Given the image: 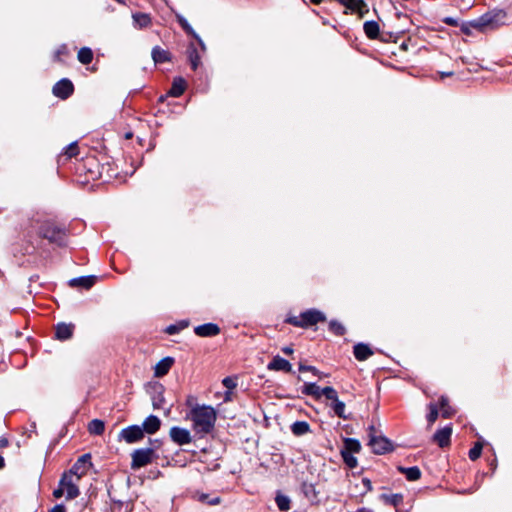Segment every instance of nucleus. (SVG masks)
I'll use <instances>...</instances> for the list:
<instances>
[{
	"label": "nucleus",
	"instance_id": "e2e57ef3",
	"mask_svg": "<svg viewBox=\"0 0 512 512\" xmlns=\"http://www.w3.org/2000/svg\"><path fill=\"white\" fill-rule=\"evenodd\" d=\"M35 223H37V224H38V223H39V220H36V221H35ZM31 225H32V227H34V220L32 221Z\"/></svg>",
	"mask_w": 512,
	"mask_h": 512
},
{
	"label": "nucleus",
	"instance_id": "4d7b16f0",
	"mask_svg": "<svg viewBox=\"0 0 512 512\" xmlns=\"http://www.w3.org/2000/svg\"><path fill=\"white\" fill-rule=\"evenodd\" d=\"M453 75V72L452 71H449V72H441L440 73V77L443 79L445 77H449V76H452Z\"/></svg>",
	"mask_w": 512,
	"mask_h": 512
},
{
	"label": "nucleus",
	"instance_id": "c9c22d12",
	"mask_svg": "<svg viewBox=\"0 0 512 512\" xmlns=\"http://www.w3.org/2000/svg\"><path fill=\"white\" fill-rule=\"evenodd\" d=\"M322 396H325L328 400H331L332 403L339 399L337 391L330 386L322 388Z\"/></svg>",
	"mask_w": 512,
	"mask_h": 512
},
{
	"label": "nucleus",
	"instance_id": "423d86ee",
	"mask_svg": "<svg viewBox=\"0 0 512 512\" xmlns=\"http://www.w3.org/2000/svg\"><path fill=\"white\" fill-rule=\"evenodd\" d=\"M74 474L70 472L64 473L60 479V486H62L66 492V498L68 500L74 499L79 495V489L74 481Z\"/></svg>",
	"mask_w": 512,
	"mask_h": 512
},
{
	"label": "nucleus",
	"instance_id": "4c0bfd02",
	"mask_svg": "<svg viewBox=\"0 0 512 512\" xmlns=\"http://www.w3.org/2000/svg\"><path fill=\"white\" fill-rule=\"evenodd\" d=\"M345 446H346V449L348 450L347 452H349V453H353V452L357 453L361 449L360 443L355 439H347L345 441Z\"/></svg>",
	"mask_w": 512,
	"mask_h": 512
},
{
	"label": "nucleus",
	"instance_id": "ea45409f",
	"mask_svg": "<svg viewBox=\"0 0 512 512\" xmlns=\"http://www.w3.org/2000/svg\"><path fill=\"white\" fill-rule=\"evenodd\" d=\"M481 452H482V444L477 442L475 443V445L470 449L469 451V458L472 460V461H475L477 460L480 455H481Z\"/></svg>",
	"mask_w": 512,
	"mask_h": 512
},
{
	"label": "nucleus",
	"instance_id": "58836bf2",
	"mask_svg": "<svg viewBox=\"0 0 512 512\" xmlns=\"http://www.w3.org/2000/svg\"><path fill=\"white\" fill-rule=\"evenodd\" d=\"M236 387L234 379L226 377V402L232 400V390Z\"/></svg>",
	"mask_w": 512,
	"mask_h": 512
},
{
	"label": "nucleus",
	"instance_id": "a19ab883",
	"mask_svg": "<svg viewBox=\"0 0 512 512\" xmlns=\"http://www.w3.org/2000/svg\"><path fill=\"white\" fill-rule=\"evenodd\" d=\"M79 153L77 142L70 143L64 151V154L67 155L68 158H72L74 156H77Z\"/></svg>",
	"mask_w": 512,
	"mask_h": 512
},
{
	"label": "nucleus",
	"instance_id": "0e129e2a",
	"mask_svg": "<svg viewBox=\"0 0 512 512\" xmlns=\"http://www.w3.org/2000/svg\"><path fill=\"white\" fill-rule=\"evenodd\" d=\"M131 136V133L126 134V138H130Z\"/></svg>",
	"mask_w": 512,
	"mask_h": 512
},
{
	"label": "nucleus",
	"instance_id": "6ab92c4d",
	"mask_svg": "<svg viewBox=\"0 0 512 512\" xmlns=\"http://www.w3.org/2000/svg\"><path fill=\"white\" fill-rule=\"evenodd\" d=\"M133 25L137 29L147 28L152 24L150 14L136 12L132 14Z\"/></svg>",
	"mask_w": 512,
	"mask_h": 512
},
{
	"label": "nucleus",
	"instance_id": "393cba45",
	"mask_svg": "<svg viewBox=\"0 0 512 512\" xmlns=\"http://www.w3.org/2000/svg\"><path fill=\"white\" fill-rule=\"evenodd\" d=\"M380 499L386 504L393 507H398L403 502V495L395 494H381Z\"/></svg>",
	"mask_w": 512,
	"mask_h": 512
},
{
	"label": "nucleus",
	"instance_id": "bb28decb",
	"mask_svg": "<svg viewBox=\"0 0 512 512\" xmlns=\"http://www.w3.org/2000/svg\"><path fill=\"white\" fill-rule=\"evenodd\" d=\"M291 431L295 436H303L310 432V425L306 421H296L291 425Z\"/></svg>",
	"mask_w": 512,
	"mask_h": 512
},
{
	"label": "nucleus",
	"instance_id": "7c9ffc66",
	"mask_svg": "<svg viewBox=\"0 0 512 512\" xmlns=\"http://www.w3.org/2000/svg\"><path fill=\"white\" fill-rule=\"evenodd\" d=\"M77 57H78L79 62L87 65V64H90L93 60V52L90 48L83 47L78 51Z\"/></svg>",
	"mask_w": 512,
	"mask_h": 512
},
{
	"label": "nucleus",
	"instance_id": "9b49d317",
	"mask_svg": "<svg viewBox=\"0 0 512 512\" xmlns=\"http://www.w3.org/2000/svg\"><path fill=\"white\" fill-rule=\"evenodd\" d=\"M303 320V328L317 324L318 322H324L326 320L325 315L316 309H310L301 313Z\"/></svg>",
	"mask_w": 512,
	"mask_h": 512
},
{
	"label": "nucleus",
	"instance_id": "72a5a7b5",
	"mask_svg": "<svg viewBox=\"0 0 512 512\" xmlns=\"http://www.w3.org/2000/svg\"><path fill=\"white\" fill-rule=\"evenodd\" d=\"M188 58L191 64L192 69L195 71L199 65V55L195 47H190L188 49Z\"/></svg>",
	"mask_w": 512,
	"mask_h": 512
},
{
	"label": "nucleus",
	"instance_id": "09e8293b",
	"mask_svg": "<svg viewBox=\"0 0 512 512\" xmlns=\"http://www.w3.org/2000/svg\"><path fill=\"white\" fill-rule=\"evenodd\" d=\"M202 500L207 501V503L210 504V505L219 504L220 501H221L220 497L210 498L208 495H203L202 496Z\"/></svg>",
	"mask_w": 512,
	"mask_h": 512
},
{
	"label": "nucleus",
	"instance_id": "2eb2a0df",
	"mask_svg": "<svg viewBox=\"0 0 512 512\" xmlns=\"http://www.w3.org/2000/svg\"><path fill=\"white\" fill-rule=\"evenodd\" d=\"M164 390V386L161 384H156L153 387L151 399L154 409H163L165 403Z\"/></svg>",
	"mask_w": 512,
	"mask_h": 512
},
{
	"label": "nucleus",
	"instance_id": "f704fd0d",
	"mask_svg": "<svg viewBox=\"0 0 512 512\" xmlns=\"http://www.w3.org/2000/svg\"><path fill=\"white\" fill-rule=\"evenodd\" d=\"M448 398L445 396H442L440 398V408L442 410V416L444 418H450L453 415V411L451 410L449 404H448Z\"/></svg>",
	"mask_w": 512,
	"mask_h": 512
},
{
	"label": "nucleus",
	"instance_id": "37998d69",
	"mask_svg": "<svg viewBox=\"0 0 512 512\" xmlns=\"http://www.w3.org/2000/svg\"><path fill=\"white\" fill-rule=\"evenodd\" d=\"M429 410H430V412L427 415V420H428L429 424H433L438 417V408L435 404L431 403L429 405Z\"/></svg>",
	"mask_w": 512,
	"mask_h": 512
},
{
	"label": "nucleus",
	"instance_id": "680f3d73",
	"mask_svg": "<svg viewBox=\"0 0 512 512\" xmlns=\"http://www.w3.org/2000/svg\"><path fill=\"white\" fill-rule=\"evenodd\" d=\"M358 512H372V511L367 508H361V509H359Z\"/></svg>",
	"mask_w": 512,
	"mask_h": 512
},
{
	"label": "nucleus",
	"instance_id": "603ef678",
	"mask_svg": "<svg viewBox=\"0 0 512 512\" xmlns=\"http://www.w3.org/2000/svg\"><path fill=\"white\" fill-rule=\"evenodd\" d=\"M49 512H66L65 506L62 504L55 505Z\"/></svg>",
	"mask_w": 512,
	"mask_h": 512
},
{
	"label": "nucleus",
	"instance_id": "79ce46f5",
	"mask_svg": "<svg viewBox=\"0 0 512 512\" xmlns=\"http://www.w3.org/2000/svg\"><path fill=\"white\" fill-rule=\"evenodd\" d=\"M342 456L346 465L350 468L357 466V459L349 452H342Z\"/></svg>",
	"mask_w": 512,
	"mask_h": 512
},
{
	"label": "nucleus",
	"instance_id": "13d9d810",
	"mask_svg": "<svg viewBox=\"0 0 512 512\" xmlns=\"http://www.w3.org/2000/svg\"><path fill=\"white\" fill-rule=\"evenodd\" d=\"M188 324H189L188 321H181L178 325L180 327H182V329H184V328L188 327Z\"/></svg>",
	"mask_w": 512,
	"mask_h": 512
},
{
	"label": "nucleus",
	"instance_id": "cd10ccee",
	"mask_svg": "<svg viewBox=\"0 0 512 512\" xmlns=\"http://www.w3.org/2000/svg\"><path fill=\"white\" fill-rule=\"evenodd\" d=\"M302 392L317 399L322 396V389L316 383H305Z\"/></svg>",
	"mask_w": 512,
	"mask_h": 512
},
{
	"label": "nucleus",
	"instance_id": "ddd939ff",
	"mask_svg": "<svg viewBox=\"0 0 512 512\" xmlns=\"http://www.w3.org/2000/svg\"><path fill=\"white\" fill-rule=\"evenodd\" d=\"M75 325L72 323H58L55 329V336L58 340L65 341L73 336Z\"/></svg>",
	"mask_w": 512,
	"mask_h": 512
},
{
	"label": "nucleus",
	"instance_id": "0eeeda50",
	"mask_svg": "<svg viewBox=\"0 0 512 512\" xmlns=\"http://www.w3.org/2000/svg\"><path fill=\"white\" fill-rule=\"evenodd\" d=\"M119 437L127 443H135L143 439V429L138 425H132L121 430Z\"/></svg>",
	"mask_w": 512,
	"mask_h": 512
},
{
	"label": "nucleus",
	"instance_id": "b1692460",
	"mask_svg": "<svg viewBox=\"0 0 512 512\" xmlns=\"http://www.w3.org/2000/svg\"><path fill=\"white\" fill-rule=\"evenodd\" d=\"M398 470L405 475L407 480L416 481L421 477V471L417 466L413 467H398Z\"/></svg>",
	"mask_w": 512,
	"mask_h": 512
},
{
	"label": "nucleus",
	"instance_id": "f257e3e1",
	"mask_svg": "<svg viewBox=\"0 0 512 512\" xmlns=\"http://www.w3.org/2000/svg\"><path fill=\"white\" fill-rule=\"evenodd\" d=\"M185 404L189 408L185 419L191 422L193 431L201 436L212 432L217 419L215 409L209 405L198 404L193 395L187 396Z\"/></svg>",
	"mask_w": 512,
	"mask_h": 512
},
{
	"label": "nucleus",
	"instance_id": "052dcab7",
	"mask_svg": "<svg viewBox=\"0 0 512 512\" xmlns=\"http://www.w3.org/2000/svg\"><path fill=\"white\" fill-rule=\"evenodd\" d=\"M309 1L312 4L319 5L323 0H309Z\"/></svg>",
	"mask_w": 512,
	"mask_h": 512
},
{
	"label": "nucleus",
	"instance_id": "c756f323",
	"mask_svg": "<svg viewBox=\"0 0 512 512\" xmlns=\"http://www.w3.org/2000/svg\"><path fill=\"white\" fill-rule=\"evenodd\" d=\"M176 19L179 25L182 27V29L188 34L193 36L194 38L199 39L198 35L194 31V29L191 27V25L188 23V21L180 14H176Z\"/></svg>",
	"mask_w": 512,
	"mask_h": 512
},
{
	"label": "nucleus",
	"instance_id": "de8ad7c7",
	"mask_svg": "<svg viewBox=\"0 0 512 512\" xmlns=\"http://www.w3.org/2000/svg\"><path fill=\"white\" fill-rule=\"evenodd\" d=\"M182 330V327L176 324H171L166 327L165 332L169 335H174Z\"/></svg>",
	"mask_w": 512,
	"mask_h": 512
},
{
	"label": "nucleus",
	"instance_id": "1a4fd4ad",
	"mask_svg": "<svg viewBox=\"0 0 512 512\" xmlns=\"http://www.w3.org/2000/svg\"><path fill=\"white\" fill-rule=\"evenodd\" d=\"M169 435L171 440L178 445H186L192 441L190 432L178 426L172 427L169 431Z\"/></svg>",
	"mask_w": 512,
	"mask_h": 512
},
{
	"label": "nucleus",
	"instance_id": "6e6552de",
	"mask_svg": "<svg viewBox=\"0 0 512 512\" xmlns=\"http://www.w3.org/2000/svg\"><path fill=\"white\" fill-rule=\"evenodd\" d=\"M74 91V86L69 79H61L52 89L53 94L61 99H67Z\"/></svg>",
	"mask_w": 512,
	"mask_h": 512
},
{
	"label": "nucleus",
	"instance_id": "bf43d9fd",
	"mask_svg": "<svg viewBox=\"0 0 512 512\" xmlns=\"http://www.w3.org/2000/svg\"><path fill=\"white\" fill-rule=\"evenodd\" d=\"M5 466V460L4 458L0 455V469L4 468Z\"/></svg>",
	"mask_w": 512,
	"mask_h": 512
},
{
	"label": "nucleus",
	"instance_id": "5fc2aeb1",
	"mask_svg": "<svg viewBox=\"0 0 512 512\" xmlns=\"http://www.w3.org/2000/svg\"><path fill=\"white\" fill-rule=\"evenodd\" d=\"M283 353L290 355L293 353V348L290 346H285L282 348Z\"/></svg>",
	"mask_w": 512,
	"mask_h": 512
},
{
	"label": "nucleus",
	"instance_id": "f03ea898",
	"mask_svg": "<svg viewBox=\"0 0 512 512\" xmlns=\"http://www.w3.org/2000/svg\"><path fill=\"white\" fill-rule=\"evenodd\" d=\"M38 235L47 239L50 243H55L58 246L66 244V231L65 229L55 225L50 221L42 222L37 231Z\"/></svg>",
	"mask_w": 512,
	"mask_h": 512
},
{
	"label": "nucleus",
	"instance_id": "4468645a",
	"mask_svg": "<svg viewBox=\"0 0 512 512\" xmlns=\"http://www.w3.org/2000/svg\"><path fill=\"white\" fill-rule=\"evenodd\" d=\"M173 364H174V358H172V357H165V358L161 359L155 365L154 376L158 377V378L165 376L169 372V370L171 369Z\"/></svg>",
	"mask_w": 512,
	"mask_h": 512
},
{
	"label": "nucleus",
	"instance_id": "7ed1b4c3",
	"mask_svg": "<svg viewBox=\"0 0 512 512\" xmlns=\"http://www.w3.org/2000/svg\"><path fill=\"white\" fill-rule=\"evenodd\" d=\"M151 443L154 445V447L141 448L133 451L131 454V468L133 470L139 469L152 463L153 459L155 458V449L160 446L161 442L156 439L151 441Z\"/></svg>",
	"mask_w": 512,
	"mask_h": 512
},
{
	"label": "nucleus",
	"instance_id": "aec40b11",
	"mask_svg": "<svg viewBox=\"0 0 512 512\" xmlns=\"http://www.w3.org/2000/svg\"><path fill=\"white\" fill-rule=\"evenodd\" d=\"M151 56L155 64H161L171 61V54L168 50L155 46L152 49Z\"/></svg>",
	"mask_w": 512,
	"mask_h": 512
},
{
	"label": "nucleus",
	"instance_id": "c03bdc74",
	"mask_svg": "<svg viewBox=\"0 0 512 512\" xmlns=\"http://www.w3.org/2000/svg\"><path fill=\"white\" fill-rule=\"evenodd\" d=\"M68 54V48L66 45H61L60 47H58V49L56 50L55 52V55H54V58L55 60L57 61H61L62 60V56L64 55H67Z\"/></svg>",
	"mask_w": 512,
	"mask_h": 512
},
{
	"label": "nucleus",
	"instance_id": "473e14b6",
	"mask_svg": "<svg viewBox=\"0 0 512 512\" xmlns=\"http://www.w3.org/2000/svg\"><path fill=\"white\" fill-rule=\"evenodd\" d=\"M277 507L280 511H288L290 509V498L286 495L278 493L275 498Z\"/></svg>",
	"mask_w": 512,
	"mask_h": 512
},
{
	"label": "nucleus",
	"instance_id": "49530a36",
	"mask_svg": "<svg viewBox=\"0 0 512 512\" xmlns=\"http://www.w3.org/2000/svg\"><path fill=\"white\" fill-rule=\"evenodd\" d=\"M287 322L296 326V327H301L303 328V320L301 318V315L299 317L297 316H292V317H289L287 319Z\"/></svg>",
	"mask_w": 512,
	"mask_h": 512
},
{
	"label": "nucleus",
	"instance_id": "a211bd4d",
	"mask_svg": "<svg viewBox=\"0 0 512 512\" xmlns=\"http://www.w3.org/2000/svg\"><path fill=\"white\" fill-rule=\"evenodd\" d=\"M160 426V419L155 415H150L144 420L141 428L143 429V432L154 434L160 429Z\"/></svg>",
	"mask_w": 512,
	"mask_h": 512
},
{
	"label": "nucleus",
	"instance_id": "6e6d98bb",
	"mask_svg": "<svg viewBox=\"0 0 512 512\" xmlns=\"http://www.w3.org/2000/svg\"><path fill=\"white\" fill-rule=\"evenodd\" d=\"M445 23H446V24H449V25H456V23H457V22H456V20H455V19H453V18H446V19H445Z\"/></svg>",
	"mask_w": 512,
	"mask_h": 512
},
{
	"label": "nucleus",
	"instance_id": "e433bc0d",
	"mask_svg": "<svg viewBox=\"0 0 512 512\" xmlns=\"http://www.w3.org/2000/svg\"><path fill=\"white\" fill-rule=\"evenodd\" d=\"M329 329L331 332H333L334 334H336L338 336H341L345 333V327L341 323H339L335 320L330 321Z\"/></svg>",
	"mask_w": 512,
	"mask_h": 512
},
{
	"label": "nucleus",
	"instance_id": "5701e85b",
	"mask_svg": "<svg viewBox=\"0 0 512 512\" xmlns=\"http://www.w3.org/2000/svg\"><path fill=\"white\" fill-rule=\"evenodd\" d=\"M186 89V82L183 78H175L173 80L172 86L168 92V94L172 97H179L181 96Z\"/></svg>",
	"mask_w": 512,
	"mask_h": 512
},
{
	"label": "nucleus",
	"instance_id": "dca6fc26",
	"mask_svg": "<svg viewBox=\"0 0 512 512\" xmlns=\"http://www.w3.org/2000/svg\"><path fill=\"white\" fill-rule=\"evenodd\" d=\"M267 368L269 370L274 371H285V372H291L292 371V365L287 361L286 359L275 356L272 361L268 364Z\"/></svg>",
	"mask_w": 512,
	"mask_h": 512
},
{
	"label": "nucleus",
	"instance_id": "8fccbe9b",
	"mask_svg": "<svg viewBox=\"0 0 512 512\" xmlns=\"http://www.w3.org/2000/svg\"><path fill=\"white\" fill-rule=\"evenodd\" d=\"M64 493H66L64 488L59 485V488L54 490L53 495L55 498H60L64 495Z\"/></svg>",
	"mask_w": 512,
	"mask_h": 512
},
{
	"label": "nucleus",
	"instance_id": "c85d7f7f",
	"mask_svg": "<svg viewBox=\"0 0 512 512\" xmlns=\"http://www.w3.org/2000/svg\"><path fill=\"white\" fill-rule=\"evenodd\" d=\"M105 430V424L102 420L93 419L88 424V431L93 435H101Z\"/></svg>",
	"mask_w": 512,
	"mask_h": 512
},
{
	"label": "nucleus",
	"instance_id": "864d4df0",
	"mask_svg": "<svg viewBox=\"0 0 512 512\" xmlns=\"http://www.w3.org/2000/svg\"><path fill=\"white\" fill-rule=\"evenodd\" d=\"M9 445L8 439L1 437L0 438V448H5Z\"/></svg>",
	"mask_w": 512,
	"mask_h": 512
},
{
	"label": "nucleus",
	"instance_id": "4be33fe9",
	"mask_svg": "<svg viewBox=\"0 0 512 512\" xmlns=\"http://www.w3.org/2000/svg\"><path fill=\"white\" fill-rule=\"evenodd\" d=\"M373 355L371 348L364 344L358 343L354 346V356L359 361H364Z\"/></svg>",
	"mask_w": 512,
	"mask_h": 512
},
{
	"label": "nucleus",
	"instance_id": "a878e982",
	"mask_svg": "<svg viewBox=\"0 0 512 512\" xmlns=\"http://www.w3.org/2000/svg\"><path fill=\"white\" fill-rule=\"evenodd\" d=\"M363 29L366 36L370 39H376L379 35V24L375 21H366Z\"/></svg>",
	"mask_w": 512,
	"mask_h": 512
},
{
	"label": "nucleus",
	"instance_id": "39448f33",
	"mask_svg": "<svg viewBox=\"0 0 512 512\" xmlns=\"http://www.w3.org/2000/svg\"><path fill=\"white\" fill-rule=\"evenodd\" d=\"M369 446L375 454H384L392 450L391 442L382 436H378L373 425L369 426Z\"/></svg>",
	"mask_w": 512,
	"mask_h": 512
},
{
	"label": "nucleus",
	"instance_id": "20e7f679",
	"mask_svg": "<svg viewBox=\"0 0 512 512\" xmlns=\"http://www.w3.org/2000/svg\"><path fill=\"white\" fill-rule=\"evenodd\" d=\"M505 18L503 11L488 12L478 19L471 22V26L477 30L483 31L487 27L499 25Z\"/></svg>",
	"mask_w": 512,
	"mask_h": 512
},
{
	"label": "nucleus",
	"instance_id": "a18cd8bd",
	"mask_svg": "<svg viewBox=\"0 0 512 512\" xmlns=\"http://www.w3.org/2000/svg\"><path fill=\"white\" fill-rule=\"evenodd\" d=\"M299 371H301V372L309 371V372H312L316 376H321L320 371L314 366L300 364Z\"/></svg>",
	"mask_w": 512,
	"mask_h": 512
},
{
	"label": "nucleus",
	"instance_id": "9d476101",
	"mask_svg": "<svg viewBox=\"0 0 512 512\" xmlns=\"http://www.w3.org/2000/svg\"><path fill=\"white\" fill-rule=\"evenodd\" d=\"M90 454H84L78 458L75 464L70 469V473L75 475L76 481H78L88 470V466L91 465Z\"/></svg>",
	"mask_w": 512,
	"mask_h": 512
},
{
	"label": "nucleus",
	"instance_id": "412c9836",
	"mask_svg": "<svg viewBox=\"0 0 512 512\" xmlns=\"http://www.w3.org/2000/svg\"><path fill=\"white\" fill-rule=\"evenodd\" d=\"M451 434L452 429L450 427H444L434 434V440L440 447H446L450 443Z\"/></svg>",
	"mask_w": 512,
	"mask_h": 512
},
{
	"label": "nucleus",
	"instance_id": "f8f14e48",
	"mask_svg": "<svg viewBox=\"0 0 512 512\" xmlns=\"http://www.w3.org/2000/svg\"><path fill=\"white\" fill-rule=\"evenodd\" d=\"M194 333L199 337H213L221 333V328L215 323H205L196 326Z\"/></svg>",
	"mask_w": 512,
	"mask_h": 512
},
{
	"label": "nucleus",
	"instance_id": "3c124183",
	"mask_svg": "<svg viewBox=\"0 0 512 512\" xmlns=\"http://www.w3.org/2000/svg\"><path fill=\"white\" fill-rule=\"evenodd\" d=\"M362 484L366 488V491H371L372 490V483H371V481L368 478H363L362 479Z\"/></svg>",
	"mask_w": 512,
	"mask_h": 512
},
{
	"label": "nucleus",
	"instance_id": "f3484780",
	"mask_svg": "<svg viewBox=\"0 0 512 512\" xmlns=\"http://www.w3.org/2000/svg\"><path fill=\"white\" fill-rule=\"evenodd\" d=\"M96 276H81L73 278L69 281L71 287H81L84 289H90L96 283Z\"/></svg>",
	"mask_w": 512,
	"mask_h": 512
},
{
	"label": "nucleus",
	"instance_id": "2f4dec72",
	"mask_svg": "<svg viewBox=\"0 0 512 512\" xmlns=\"http://www.w3.org/2000/svg\"><path fill=\"white\" fill-rule=\"evenodd\" d=\"M331 407L334 411V413L344 419V420H347L349 419V416L345 414V403L340 401L339 399L334 401L333 403H331Z\"/></svg>",
	"mask_w": 512,
	"mask_h": 512
}]
</instances>
